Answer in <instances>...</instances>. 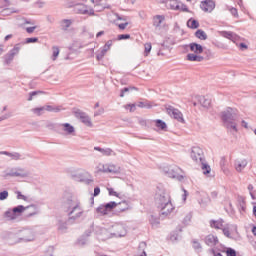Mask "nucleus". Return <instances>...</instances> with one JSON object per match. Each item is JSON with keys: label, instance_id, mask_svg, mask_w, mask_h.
Masks as SVG:
<instances>
[{"label": "nucleus", "instance_id": "f257e3e1", "mask_svg": "<svg viewBox=\"0 0 256 256\" xmlns=\"http://www.w3.org/2000/svg\"><path fill=\"white\" fill-rule=\"evenodd\" d=\"M60 205L64 213L68 215V223H73L83 216L84 210L81 207V201L70 192L63 193L60 199Z\"/></svg>", "mask_w": 256, "mask_h": 256}, {"label": "nucleus", "instance_id": "f03ea898", "mask_svg": "<svg viewBox=\"0 0 256 256\" xmlns=\"http://www.w3.org/2000/svg\"><path fill=\"white\" fill-rule=\"evenodd\" d=\"M155 204L158 209H161V215H164L165 217H167V215H170L173 209H175V207H173V204L171 203V196H169L165 189L161 187H157V191L155 194Z\"/></svg>", "mask_w": 256, "mask_h": 256}, {"label": "nucleus", "instance_id": "7ed1b4c3", "mask_svg": "<svg viewBox=\"0 0 256 256\" xmlns=\"http://www.w3.org/2000/svg\"><path fill=\"white\" fill-rule=\"evenodd\" d=\"M31 173L22 167H10L4 171V179H9V177H18L19 179H27Z\"/></svg>", "mask_w": 256, "mask_h": 256}, {"label": "nucleus", "instance_id": "20e7f679", "mask_svg": "<svg viewBox=\"0 0 256 256\" xmlns=\"http://www.w3.org/2000/svg\"><path fill=\"white\" fill-rule=\"evenodd\" d=\"M27 209H33V212H29L28 214H26L27 218H31V217H35V215H39V208H37V205L35 204L29 205L26 207L23 205H18L12 208V211H14V215H17V217H19V215L27 211Z\"/></svg>", "mask_w": 256, "mask_h": 256}, {"label": "nucleus", "instance_id": "39448f33", "mask_svg": "<svg viewBox=\"0 0 256 256\" xmlns=\"http://www.w3.org/2000/svg\"><path fill=\"white\" fill-rule=\"evenodd\" d=\"M183 170L179 166L171 165L169 167L164 168V173L170 179H177V181H183L185 176L181 175Z\"/></svg>", "mask_w": 256, "mask_h": 256}, {"label": "nucleus", "instance_id": "423d86ee", "mask_svg": "<svg viewBox=\"0 0 256 256\" xmlns=\"http://www.w3.org/2000/svg\"><path fill=\"white\" fill-rule=\"evenodd\" d=\"M221 119L223 123L237 121V110L228 107L225 111L221 113Z\"/></svg>", "mask_w": 256, "mask_h": 256}, {"label": "nucleus", "instance_id": "0eeeda50", "mask_svg": "<svg viewBox=\"0 0 256 256\" xmlns=\"http://www.w3.org/2000/svg\"><path fill=\"white\" fill-rule=\"evenodd\" d=\"M21 44H16L13 49H11L6 55H4V63L5 65H11L13 60L15 59V55H19V51H21Z\"/></svg>", "mask_w": 256, "mask_h": 256}, {"label": "nucleus", "instance_id": "6e6552de", "mask_svg": "<svg viewBox=\"0 0 256 256\" xmlns=\"http://www.w3.org/2000/svg\"><path fill=\"white\" fill-rule=\"evenodd\" d=\"M115 207H117V202L111 201L106 204H101L97 207L96 211L97 213H100V215H109V213H111Z\"/></svg>", "mask_w": 256, "mask_h": 256}, {"label": "nucleus", "instance_id": "1a4fd4ad", "mask_svg": "<svg viewBox=\"0 0 256 256\" xmlns=\"http://www.w3.org/2000/svg\"><path fill=\"white\" fill-rule=\"evenodd\" d=\"M96 234L101 241L113 238V230L111 228L96 227Z\"/></svg>", "mask_w": 256, "mask_h": 256}, {"label": "nucleus", "instance_id": "9d476101", "mask_svg": "<svg viewBox=\"0 0 256 256\" xmlns=\"http://www.w3.org/2000/svg\"><path fill=\"white\" fill-rule=\"evenodd\" d=\"M166 112L170 117H173V119H176V121H179V123H185V118H183V113L179 111V109H176L173 106H167Z\"/></svg>", "mask_w": 256, "mask_h": 256}, {"label": "nucleus", "instance_id": "9b49d317", "mask_svg": "<svg viewBox=\"0 0 256 256\" xmlns=\"http://www.w3.org/2000/svg\"><path fill=\"white\" fill-rule=\"evenodd\" d=\"M35 239V231L33 229H24L20 232V243H29Z\"/></svg>", "mask_w": 256, "mask_h": 256}, {"label": "nucleus", "instance_id": "f8f14e48", "mask_svg": "<svg viewBox=\"0 0 256 256\" xmlns=\"http://www.w3.org/2000/svg\"><path fill=\"white\" fill-rule=\"evenodd\" d=\"M74 115L76 119H80L81 123H84L86 127H93V122H91V117H89L87 113L78 109L74 111Z\"/></svg>", "mask_w": 256, "mask_h": 256}, {"label": "nucleus", "instance_id": "ddd939ff", "mask_svg": "<svg viewBox=\"0 0 256 256\" xmlns=\"http://www.w3.org/2000/svg\"><path fill=\"white\" fill-rule=\"evenodd\" d=\"M190 157L193 159V161L199 163H203V161H205V157L203 156V149L197 146L192 147Z\"/></svg>", "mask_w": 256, "mask_h": 256}, {"label": "nucleus", "instance_id": "4468645a", "mask_svg": "<svg viewBox=\"0 0 256 256\" xmlns=\"http://www.w3.org/2000/svg\"><path fill=\"white\" fill-rule=\"evenodd\" d=\"M110 229L112 230V237H125L127 235V229L123 224H115Z\"/></svg>", "mask_w": 256, "mask_h": 256}, {"label": "nucleus", "instance_id": "2eb2a0df", "mask_svg": "<svg viewBox=\"0 0 256 256\" xmlns=\"http://www.w3.org/2000/svg\"><path fill=\"white\" fill-rule=\"evenodd\" d=\"M4 239L8 245H17V243H21L20 235L13 232H6L4 234Z\"/></svg>", "mask_w": 256, "mask_h": 256}, {"label": "nucleus", "instance_id": "dca6fc26", "mask_svg": "<svg viewBox=\"0 0 256 256\" xmlns=\"http://www.w3.org/2000/svg\"><path fill=\"white\" fill-rule=\"evenodd\" d=\"M200 9L204 11V13H211L213 9H215V1L213 0H204L200 3Z\"/></svg>", "mask_w": 256, "mask_h": 256}, {"label": "nucleus", "instance_id": "f3484780", "mask_svg": "<svg viewBox=\"0 0 256 256\" xmlns=\"http://www.w3.org/2000/svg\"><path fill=\"white\" fill-rule=\"evenodd\" d=\"M0 155H6L7 157H11L13 161H21L25 159L23 158V155H21L19 152L0 151Z\"/></svg>", "mask_w": 256, "mask_h": 256}, {"label": "nucleus", "instance_id": "a211bd4d", "mask_svg": "<svg viewBox=\"0 0 256 256\" xmlns=\"http://www.w3.org/2000/svg\"><path fill=\"white\" fill-rule=\"evenodd\" d=\"M205 243L208 247H215L219 243V238L213 234H209L205 237Z\"/></svg>", "mask_w": 256, "mask_h": 256}, {"label": "nucleus", "instance_id": "6ab92c4d", "mask_svg": "<svg viewBox=\"0 0 256 256\" xmlns=\"http://www.w3.org/2000/svg\"><path fill=\"white\" fill-rule=\"evenodd\" d=\"M189 49L196 55H201L203 53V46L201 44H198L196 42H192L189 44Z\"/></svg>", "mask_w": 256, "mask_h": 256}, {"label": "nucleus", "instance_id": "aec40b11", "mask_svg": "<svg viewBox=\"0 0 256 256\" xmlns=\"http://www.w3.org/2000/svg\"><path fill=\"white\" fill-rule=\"evenodd\" d=\"M60 129H62L66 135H73V133H75V127L70 123L60 124Z\"/></svg>", "mask_w": 256, "mask_h": 256}, {"label": "nucleus", "instance_id": "412c9836", "mask_svg": "<svg viewBox=\"0 0 256 256\" xmlns=\"http://www.w3.org/2000/svg\"><path fill=\"white\" fill-rule=\"evenodd\" d=\"M225 223V220L218 219V220H210V227L211 229H223L225 226L223 225Z\"/></svg>", "mask_w": 256, "mask_h": 256}, {"label": "nucleus", "instance_id": "4be33fe9", "mask_svg": "<svg viewBox=\"0 0 256 256\" xmlns=\"http://www.w3.org/2000/svg\"><path fill=\"white\" fill-rule=\"evenodd\" d=\"M77 13H79L80 15H90V16H93V15H95V10H93V8L88 10L87 6L83 5V6H81L80 8L77 9Z\"/></svg>", "mask_w": 256, "mask_h": 256}, {"label": "nucleus", "instance_id": "5701e85b", "mask_svg": "<svg viewBox=\"0 0 256 256\" xmlns=\"http://www.w3.org/2000/svg\"><path fill=\"white\" fill-rule=\"evenodd\" d=\"M116 213H124V211H128L129 203L127 201H122L117 204Z\"/></svg>", "mask_w": 256, "mask_h": 256}, {"label": "nucleus", "instance_id": "b1692460", "mask_svg": "<svg viewBox=\"0 0 256 256\" xmlns=\"http://www.w3.org/2000/svg\"><path fill=\"white\" fill-rule=\"evenodd\" d=\"M187 61H194L196 63H201L205 58L203 56H199L197 54L189 53L186 56Z\"/></svg>", "mask_w": 256, "mask_h": 256}, {"label": "nucleus", "instance_id": "393cba45", "mask_svg": "<svg viewBox=\"0 0 256 256\" xmlns=\"http://www.w3.org/2000/svg\"><path fill=\"white\" fill-rule=\"evenodd\" d=\"M71 25H73V20L71 19H63L60 22V27L62 31H69V27H71Z\"/></svg>", "mask_w": 256, "mask_h": 256}, {"label": "nucleus", "instance_id": "a878e982", "mask_svg": "<svg viewBox=\"0 0 256 256\" xmlns=\"http://www.w3.org/2000/svg\"><path fill=\"white\" fill-rule=\"evenodd\" d=\"M224 125L226 127V129L228 131H230V133L234 134L237 133V123H235V121L232 122H224Z\"/></svg>", "mask_w": 256, "mask_h": 256}, {"label": "nucleus", "instance_id": "bb28decb", "mask_svg": "<svg viewBox=\"0 0 256 256\" xmlns=\"http://www.w3.org/2000/svg\"><path fill=\"white\" fill-rule=\"evenodd\" d=\"M247 167V160L243 159L241 161L237 160L235 162V169L238 171V173H241V171Z\"/></svg>", "mask_w": 256, "mask_h": 256}, {"label": "nucleus", "instance_id": "cd10ccee", "mask_svg": "<svg viewBox=\"0 0 256 256\" xmlns=\"http://www.w3.org/2000/svg\"><path fill=\"white\" fill-rule=\"evenodd\" d=\"M165 21V16L163 15H156L153 18V25L154 27H161V23Z\"/></svg>", "mask_w": 256, "mask_h": 256}, {"label": "nucleus", "instance_id": "c85d7f7f", "mask_svg": "<svg viewBox=\"0 0 256 256\" xmlns=\"http://www.w3.org/2000/svg\"><path fill=\"white\" fill-rule=\"evenodd\" d=\"M4 217L5 219H8V221H15V219H17V215H15V212L13 211V209H8L4 213Z\"/></svg>", "mask_w": 256, "mask_h": 256}, {"label": "nucleus", "instance_id": "c756f323", "mask_svg": "<svg viewBox=\"0 0 256 256\" xmlns=\"http://www.w3.org/2000/svg\"><path fill=\"white\" fill-rule=\"evenodd\" d=\"M107 171L108 173H113L114 175H117L121 173V168L114 164H108Z\"/></svg>", "mask_w": 256, "mask_h": 256}, {"label": "nucleus", "instance_id": "7c9ffc66", "mask_svg": "<svg viewBox=\"0 0 256 256\" xmlns=\"http://www.w3.org/2000/svg\"><path fill=\"white\" fill-rule=\"evenodd\" d=\"M221 35L222 37H225V39H230V41H235V39H237V34L233 32L222 31Z\"/></svg>", "mask_w": 256, "mask_h": 256}, {"label": "nucleus", "instance_id": "2f4dec72", "mask_svg": "<svg viewBox=\"0 0 256 256\" xmlns=\"http://www.w3.org/2000/svg\"><path fill=\"white\" fill-rule=\"evenodd\" d=\"M187 27H189L190 29H199V21H197L196 19L190 18L187 21Z\"/></svg>", "mask_w": 256, "mask_h": 256}, {"label": "nucleus", "instance_id": "473e14b6", "mask_svg": "<svg viewBox=\"0 0 256 256\" xmlns=\"http://www.w3.org/2000/svg\"><path fill=\"white\" fill-rule=\"evenodd\" d=\"M195 37H197V39H200V41H207V33H205V31L198 29L195 32Z\"/></svg>", "mask_w": 256, "mask_h": 256}, {"label": "nucleus", "instance_id": "72a5a7b5", "mask_svg": "<svg viewBox=\"0 0 256 256\" xmlns=\"http://www.w3.org/2000/svg\"><path fill=\"white\" fill-rule=\"evenodd\" d=\"M45 111H48L49 113H59L61 111V106H51L46 105L44 106Z\"/></svg>", "mask_w": 256, "mask_h": 256}, {"label": "nucleus", "instance_id": "f704fd0d", "mask_svg": "<svg viewBox=\"0 0 256 256\" xmlns=\"http://www.w3.org/2000/svg\"><path fill=\"white\" fill-rule=\"evenodd\" d=\"M94 151H99V153H102V155H111V153H113V150L111 148H106V149H103L99 146H95L94 147Z\"/></svg>", "mask_w": 256, "mask_h": 256}, {"label": "nucleus", "instance_id": "c9c22d12", "mask_svg": "<svg viewBox=\"0 0 256 256\" xmlns=\"http://www.w3.org/2000/svg\"><path fill=\"white\" fill-rule=\"evenodd\" d=\"M155 125L158 129H161V131H165V129H167V123L161 119L155 120Z\"/></svg>", "mask_w": 256, "mask_h": 256}, {"label": "nucleus", "instance_id": "e433bc0d", "mask_svg": "<svg viewBox=\"0 0 256 256\" xmlns=\"http://www.w3.org/2000/svg\"><path fill=\"white\" fill-rule=\"evenodd\" d=\"M149 222L152 225V227H159V224L161 223L159 221V217H157L155 215L150 216Z\"/></svg>", "mask_w": 256, "mask_h": 256}, {"label": "nucleus", "instance_id": "4c0bfd02", "mask_svg": "<svg viewBox=\"0 0 256 256\" xmlns=\"http://www.w3.org/2000/svg\"><path fill=\"white\" fill-rule=\"evenodd\" d=\"M202 165V171L204 173V175H209V173H211V166H209V164L205 163V161L200 162Z\"/></svg>", "mask_w": 256, "mask_h": 256}, {"label": "nucleus", "instance_id": "58836bf2", "mask_svg": "<svg viewBox=\"0 0 256 256\" xmlns=\"http://www.w3.org/2000/svg\"><path fill=\"white\" fill-rule=\"evenodd\" d=\"M145 249H147V243L145 242H140L138 246V251H142L140 256H147V252H145Z\"/></svg>", "mask_w": 256, "mask_h": 256}, {"label": "nucleus", "instance_id": "ea45409f", "mask_svg": "<svg viewBox=\"0 0 256 256\" xmlns=\"http://www.w3.org/2000/svg\"><path fill=\"white\" fill-rule=\"evenodd\" d=\"M136 107H140V109H151L152 105L149 102H138Z\"/></svg>", "mask_w": 256, "mask_h": 256}, {"label": "nucleus", "instance_id": "a19ab883", "mask_svg": "<svg viewBox=\"0 0 256 256\" xmlns=\"http://www.w3.org/2000/svg\"><path fill=\"white\" fill-rule=\"evenodd\" d=\"M52 61H56L57 60V57H59V47L57 46H53L52 47Z\"/></svg>", "mask_w": 256, "mask_h": 256}, {"label": "nucleus", "instance_id": "79ce46f5", "mask_svg": "<svg viewBox=\"0 0 256 256\" xmlns=\"http://www.w3.org/2000/svg\"><path fill=\"white\" fill-rule=\"evenodd\" d=\"M226 163H227V159H225V157H222L220 160V167L224 171V173L227 175V173H229V170L225 168Z\"/></svg>", "mask_w": 256, "mask_h": 256}, {"label": "nucleus", "instance_id": "37998d69", "mask_svg": "<svg viewBox=\"0 0 256 256\" xmlns=\"http://www.w3.org/2000/svg\"><path fill=\"white\" fill-rule=\"evenodd\" d=\"M200 103H201L202 106L207 108V107H209V105H211V100L205 98V96H202L200 98Z\"/></svg>", "mask_w": 256, "mask_h": 256}, {"label": "nucleus", "instance_id": "c03bdc74", "mask_svg": "<svg viewBox=\"0 0 256 256\" xmlns=\"http://www.w3.org/2000/svg\"><path fill=\"white\" fill-rule=\"evenodd\" d=\"M170 8L173 10V11H179V1L177 0H172L170 2Z\"/></svg>", "mask_w": 256, "mask_h": 256}, {"label": "nucleus", "instance_id": "a18cd8bd", "mask_svg": "<svg viewBox=\"0 0 256 256\" xmlns=\"http://www.w3.org/2000/svg\"><path fill=\"white\" fill-rule=\"evenodd\" d=\"M135 89H137V88H135V87H124L122 90H121V92H120V97H125V93H129V91H133V90H135Z\"/></svg>", "mask_w": 256, "mask_h": 256}, {"label": "nucleus", "instance_id": "49530a36", "mask_svg": "<svg viewBox=\"0 0 256 256\" xmlns=\"http://www.w3.org/2000/svg\"><path fill=\"white\" fill-rule=\"evenodd\" d=\"M43 91H32L29 93L28 101H33V97H37V95H41Z\"/></svg>", "mask_w": 256, "mask_h": 256}, {"label": "nucleus", "instance_id": "de8ad7c7", "mask_svg": "<svg viewBox=\"0 0 256 256\" xmlns=\"http://www.w3.org/2000/svg\"><path fill=\"white\" fill-rule=\"evenodd\" d=\"M222 233L223 235H225V237H227L228 239H233V237H231V232L229 231V227L224 226L222 229Z\"/></svg>", "mask_w": 256, "mask_h": 256}, {"label": "nucleus", "instance_id": "09e8293b", "mask_svg": "<svg viewBox=\"0 0 256 256\" xmlns=\"http://www.w3.org/2000/svg\"><path fill=\"white\" fill-rule=\"evenodd\" d=\"M32 111L36 115L41 116V115H43V111H45V106L34 108Z\"/></svg>", "mask_w": 256, "mask_h": 256}, {"label": "nucleus", "instance_id": "8fccbe9b", "mask_svg": "<svg viewBox=\"0 0 256 256\" xmlns=\"http://www.w3.org/2000/svg\"><path fill=\"white\" fill-rule=\"evenodd\" d=\"M105 55H107V52H104V50L100 48V51L96 55L97 61H101V59H103Z\"/></svg>", "mask_w": 256, "mask_h": 256}, {"label": "nucleus", "instance_id": "3c124183", "mask_svg": "<svg viewBox=\"0 0 256 256\" xmlns=\"http://www.w3.org/2000/svg\"><path fill=\"white\" fill-rule=\"evenodd\" d=\"M144 55H149L151 53V49H152V46H151V43H146L144 45Z\"/></svg>", "mask_w": 256, "mask_h": 256}, {"label": "nucleus", "instance_id": "603ef678", "mask_svg": "<svg viewBox=\"0 0 256 256\" xmlns=\"http://www.w3.org/2000/svg\"><path fill=\"white\" fill-rule=\"evenodd\" d=\"M78 245H80L81 247H83L84 245H87V238L82 235V236L78 239Z\"/></svg>", "mask_w": 256, "mask_h": 256}, {"label": "nucleus", "instance_id": "864d4df0", "mask_svg": "<svg viewBox=\"0 0 256 256\" xmlns=\"http://www.w3.org/2000/svg\"><path fill=\"white\" fill-rule=\"evenodd\" d=\"M9 197V192L7 190H4L0 192V201H5Z\"/></svg>", "mask_w": 256, "mask_h": 256}, {"label": "nucleus", "instance_id": "5fc2aeb1", "mask_svg": "<svg viewBox=\"0 0 256 256\" xmlns=\"http://www.w3.org/2000/svg\"><path fill=\"white\" fill-rule=\"evenodd\" d=\"M226 255L227 256H237V251H235V249H233V248H227Z\"/></svg>", "mask_w": 256, "mask_h": 256}, {"label": "nucleus", "instance_id": "6e6d98bb", "mask_svg": "<svg viewBox=\"0 0 256 256\" xmlns=\"http://www.w3.org/2000/svg\"><path fill=\"white\" fill-rule=\"evenodd\" d=\"M179 11H183L184 13H189V8L187 5L179 2Z\"/></svg>", "mask_w": 256, "mask_h": 256}, {"label": "nucleus", "instance_id": "4d7b16f0", "mask_svg": "<svg viewBox=\"0 0 256 256\" xmlns=\"http://www.w3.org/2000/svg\"><path fill=\"white\" fill-rule=\"evenodd\" d=\"M127 39H131L130 34H119L118 35V41H123V40H127Z\"/></svg>", "mask_w": 256, "mask_h": 256}, {"label": "nucleus", "instance_id": "13d9d810", "mask_svg": "<svg viewBox=\"0 0 256 256\" xmlns=\"http://www.w3.org/2000/svg\"><path fill=\"white\" fill-rule=\"evenodd\" d=\"M80 181L81 183H85V185H91V183H93V178H81Z\"/></svg>", "mask_w": 256, "mask_h": 256}, {"label": "nucleus", "instance_id": "bf43d9fd", "mask_svg": "<svg viewBox=\"0 0 256 256\" xmlns=\"http://www.w3.org/2000/svg\"><path fill=\"white\" fill-rule=\"evenodd\" d=\"M109 167V164L102 165L101 168L98 169L100 173H109V170L107 168Z\"/></svg>", "mask_w": 256, "mask_h": 256}, {"label": "nucleus", "instance_id": "052dcab7", "mask_svg": "<svg viewBox=\"0 0 256 256\" xmlns=\"http://www.w3.org/2000/svg\"><path fill=\"white\" fill-rule=\"evenodd\" d=\"M37 41H39V38L32 37V38H26L25 43H27V44H29V43H37Z\"/></svg>", "mask_w": 256, "mask_h": 256}, {"label": "nucleus", "instance_id": "680f3d73", "mask_svg": "<svg viewBox=\"0 0 256 256\" xmlns=\"http://www.w3.org/2000/svg\"><path fill=\"white\" fill-rule=\"evenodd\" d=\"M48 129H61L60 124L50 123L47 125Z\"/></svg>", "mask_w": 256, "mask_h": 256}, {"label": "nucleus", "instance_id": "e2e57ef3", "mask_svg": "<svg viewBox=\"0 0 256 256\" xmlns=\"http://www.w3.org/2000/svg\"><path fill=\"white\" fill-rule=\"evenodd\" d=\"M17 199H22L23 201H27V196L23 195L21 191L16 192Z\"/></svg>", "mask_w": 256, "mask_h": 256}, {"label": "nucleus", "instance_id": "0e129e2a", "mask_svg": "<svg viewBox=\"0 0 256 256\" xmlns=\"http://www.w3.org/2000/svg\"><path fill=\"white\" fill-rule=\"evenodd\" d=\"M108 193L110 196L119 197V193L115 192V190L113 188H109Z\"/></svg>", "mask_w": 256, "mask_h": 256}, {"label": "nucleus", "instance_id": "69168bd1", "mask_svg": "<svg viewBox=\"0 0 256 256\" xmlns=\"http://www.w3.org/2000/svg\"><path fill=\"white\" fill-rule=\"evenodd\" d=\"M104 113H105V109L104 108H100L99 110L94 112V117H99V115H103Z\"/></svg>", "mask_w": 256, "mask_h": 256}, {"label": "nucleus", "instance_id": "338daca9", "mask_svg": "<svg viewBox=\"0 0 256 256\" xmlns=\"http://www.w3.org/2000/svg\"><path fill=\"white\" fill-rule=\"evenodd\" d=\"M230 13H231V15H233V17H239V14L237 12V8H231Z\"/></svg>", "mask_w": 256, "mask_h": 256}, {"label": "nucleus", "instance_id": "774afa93", "mask_svg": "<svg viewBox=\"0 0 256 256\" xmlns=\"http://www.w3.org/2000/svg\"><path fill=\"white\" fill-rule=\"evenodd\" d=\"M193 245H194V249H201V243H199V241L194 240Z\"/></svg>", "mask_w": 256, "mask_h": 256}]
</instances>
